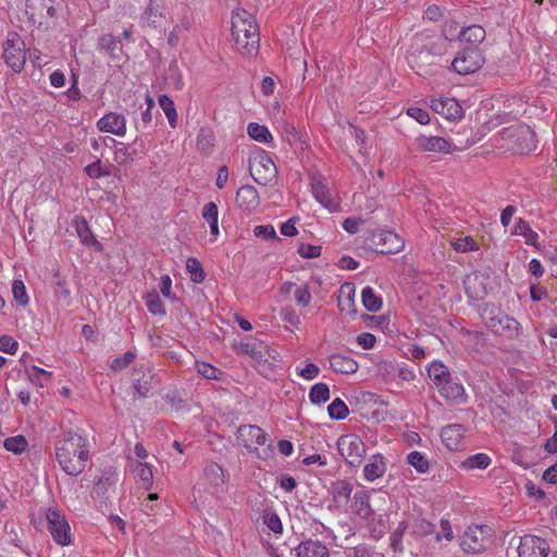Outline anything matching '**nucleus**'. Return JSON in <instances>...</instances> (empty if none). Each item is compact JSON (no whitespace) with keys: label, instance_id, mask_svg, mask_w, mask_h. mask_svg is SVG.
Wrapping results in <instances>:
<instances>
[{"label":"nucleus","instance_id":"58","mask_svg":"<svg viewBox=\"0 0 557 557\" xmlns=\"http://www.w3.org/2000/svg\"><path fill=\"white\" fill-rule=\"evenodd\" d=\"M453 248L457 252H469L479 250V245L474 242L471 236H466L461 238H456L451 242Z\"/></svg>","mask_w":557,"mask_h":557},{"label":"nucleus","instance_id":"13","mask_svg":"<svg viewBox=\"0 0 557 557\" xmlns=\"http://www.w3.org/2000/svg\"><path fill=\"white\" fill-rule=\"evenodd\" d=\"M46 519L53 541L61 546L70 545L72 543L71 529L65 516L58 509H49Z\"/></svg>","mask_w":557,"mask_h":557},{"label":"nucleus","instance_id":"52","mask_svg":"<svg viewBox=\"0 0 557 557\" xmlns=\"http://www.w3.org/2000/svg\"><path fill=\"white\" fill-rule=\"evenodd\" d=\"M197 371L201 376H203L207 380L222 381L225 376L224 371L208 362L197 363Z\"/></svg>","mask_w":557,"mask_h":557},{"label":"nucleus","instance_id":"1","mask_svg":"<svg viewBox=\"0 0 557 557\" xmlns=\"http://www.w3.org/2000/svg\"><path fill=\"white\" fill-rule=\"evenodd\" d=\"M54 450L60 468L71 476L83 473L90 459L88 440L72 429L62 431L57 436Z\"/></svg>","mask_w":557,"mask_h":557},{"label":"nucleus","instance_id":"27","mask_svg":"<svg viewBox=\"0 0 557 557\" xmlns=\"http://www.w3.org/2000/svg\"><path fill=\"white\" fill-rule=\"evenodd\" d=\"M295 552L297 557H330L329 548L319 540L301 541Z\"/></svg>","mask_w":557,"mask_h":557},{"label":"nucleus","instance_id":"42","mask_svg":"<svg viewBox=\"0 0 557 557\" xmlns=\"http://www.w3.org/2000/svg\"><path fill=\"white\" fill-rule=\"evenodd\" d=\"M164 78L176 90H182L183 89V86H184L183 75H182V72H181V70L178 67V63H177L176 59H173L170 62L169 67L165 71Z\"/></svg>","mask_w":557,"mask_h":557},{"label":"nucleus","instance_id":"38","mask_svg":"<svg viewBox=\"0 0 557 557\" xmlns=\"http://www.w3.org/2000/svg\"><path fill=\"white\" fill-rule=\"evenodd\" d=\"M367 520V529L369 531L370 539L373 541L381 540L385 533H386V521L384 520L383 516H371Z\"/></svg>","mask_w":557,"mask_h":557},{"label":"nucleus","instance_id":"12","mask_svg":"<svg viewBox=\"0 0 557 557\" xmlns=\"http://www.w3.org/2000/svg\"><path fill=\"white\" fill-rule=\"evenodd\" d=\"M25 12L33 25L46 28L57 16L54 0H26Z\"/></svg>","mask_w":557,"mask_h":557},{"label":"nucleus","instance_id":"19","mask_svg":"<svg viewBox=\"0 0 557 557\" xmlns=\"http://www.w3.org/2000/svg\"><path fill=\"white\" fill-rule=\"evenodd\" d=\"M414 40L433 58L444 55L448 50V39L445 36L418 34Z\"/></svg>","mask_w":557,"mask_h":557},{"label":"nucleus","instance_id":"40","mask_svg":"<svg viewBox=\"0 0 557 557\" xmlns=\"http://www.w3.org/2000/svg\"><path fill=\"white\" fill-rule=\"evenodd\" d=\"M492 462V459L488 455L483 453H478L469 456L461 462V468L466 470H474V469H486Z\"/></svg>","mask_w":557,"mask_h":557},{"label":"nucleus","instance_id":"49","mask_svg":"<svg viewBox=\"0 0 557 557\" xmlns=\"http://www.w3.org/2000/svg\"><path fill=\"white\" fill-rule=\"evenodd\" d=\"M408 529V522L407 521H400L397 525V528L391 533L389 536V546L393 549L394 553H403L404 546H403V537Z\"/></svg>","mask_w":557,"mask_h":557},{"label":"nucleus","instance_id":"33","mask_svg":"<svg viewBox=\"0 0 557 557\" xmlns=\"http://www.w3.org/2000/svg\"><path fill=\"white\" fill-rule=\"evenodd\" d=\"M385 470L386 466L384 457L381 454H376L372 456L369 462L364 466V479L369 482H373L374 480L383 476Z\"/></svg>","mask_w":557,"mask_h":557},{"label":"nucleus","instance_id":"47","mask_svg":"<svg viewBox=\"0 0 557 557\" xmlns=\"http://www.w3.org/2000/svg\"><path fill=\"white\" fill-rule=\"evenodd\" d=\"M26 374L33 384L40 387H44L52 377V372L46 371L37 366H32L26 369Z\"/></svg>","mask_w":557,"mask_h":557},{"label":"nucleus","instance_id":"16","mask_svg":"<svg viewBox=\"0 0 557 557\" xmlns=\"http://www.w3.org/2000/svg\"><path fill=\"white\" fill-rule=\"evenodd\" d=\"M437 391L442 397L453 404L465 405L468 403V394L457 376L450 375L445 383L437 387Z\"/></svg>","mask_w":557,"mask_h":557},{"label":"nucleus","instance_id":"8","mask_svg":"<svg viewBox=\"0 0 557 557\" xmlns=\"http://www.w3.org/2000/svg\"><path fill=\"white\" fill-rule=\"evenodd\" d=\"M236 437L250 454L256 455L260 459H265L273 453L272 444H269L268 447L262 450L263 455L259 451L258 446H262L267 443L268 434L256 424L239 425L236 431Z\"/></svg>","mask_w":557,"mask_h":557},{"label":"nucleus","instance_id":"23","mask_svg":"<svg viewBox=\"0 0 557 557\" xmlns=\"http://www.w3.org/2000/svg\"><path fill=\"white\" fill-rule=\"evenodd\" d=\"M467 428L463 424L453 423L448 424L441 430V438L443 444L449 450H459L463 443L465 433Z\"/></svg>","mask_w":557,"mask_h":557},{"label":"nucleus","instance_id":"53","mask_svg":"<svg viewBox=\"0 0 557 557\" xmlns=\"http://www.w3.org/2000/svg\"><path fill=\"white\" fill-rule=\"evenodd\" d=\"M186 269L190 274V280L194 283H202L206 278V273L198 259L189 257L186 261Z\"/></svg>","mask_w":557,"mask_h":557},{"label":"nucleus","instance_id":"29","mask_svg":"<svg viewBox=\"0 0 557 557\" xmlns=\"http://www.w3.org/2000/svg\"><path fill=\"white\" fill-rule=\"evenodd\" d=\"M330 368L341 374H354L358 371V362L349 356L333 354L329 358Z\"/></svg>","mask_w":557,"mask_h":557},{"label":"nucleus","instance_id":"28","mask_svg":"<svg viewBox=\"0 0 557 557\" xmlns=\"http://www.w3.org/2000/svg\"><path fill=\"white\" fill-rule=\"evenodd\" d=\"M337 307L342 313L355 315L357 313L355 305V285L344 283L338 293Z\"/></svg>","mask_w":557,"mask_h":557},{"label":"nucleus","instance_id":"2","mask_svg":"<svg viewBox=\"0 0 557 557\" xmlns=\"http://www.w3.org/2000/svg\"><path fill=\"white\" fill-rule=\"evenodd\" d=\"M232 36L242 54L252 57L259 52V26L253 15L245 9H237L233 12Z\"/></svg>","mask_w":557,"mask_h":557},{"label":"nucleus","instance_id":"9","mask_svg":"<svg viewBox=\"0 0 557 557\" xmlns=\"http://www.w3.org/2000/svg\"><path fill=\"white\" fill-rule=\"evenodd\" d=\"M5 64L15 73H21L26 63L25 42L16 32H9L3 45Z\"/></svg>","mask_w":557,"mask_h":557},{"label":"nucleus","instance_id":"51","mask_svg":"<svg viewBox=\"0 0 557 557\" xmlns=\"http://www.w3.org/2000/svg\"><path fill=\"white\" fill-rule=\"evenodd\" d=\"M327 412L333 420H344L349 414L348 406L341 398H335L329 406Z\"/></svg>","mask_w":557,"mask_h":557},{"label":"nucleus","instance_id":"36","mask_svg":"<svg viewBox=\"0 0 557 557\" xmlns=\"http://www.w3.org/2000/svg\"><path fill=\"white\" fill-rule=\"evenodd\" d=\"M428 373L436 388L451 375L449 369L441 361H433L428 368Z\"/></svg>","mask_w":557,"mask_h":557},{"label":"nucleus","instance_id":"35","mask_svg":"<svg viewBox=\"0 0 557 557\" xmlns=\"http://www.w3.org/2000/svg\"><path fill=\"white\" fill-rule=\"evenodd\" d=\"M54 286V295L59 299H63L67 305L71 302V289L65 275H62L59 270L53 271L52 277Z\"/></svg>","mask_w":557,"mask_h":557},{"label":"nucleus","instance_id":"30","mask_svg":"<svg viewBox=\"0 0 557 557\" xmlns=\"http://www.w3.org/2000/svg\"><path fill=\"white\" fill-rule=\"evenodd\" d=\"M486 37L485 29L478 24L465 26L458 34V40L468 44L467 47H479Z\"/></svg>","mask_w":557,"mask_h":557},{"label":"nucleus","instance_id":"4","mask_svg":"<svg viewBox=\"0 0 557 557\" xmlns=\"http://www.w3.org/2000/svg\"><path fill=\"white\" fill-rule=\"evenodd\" d=\"M480 314L485 321L486 327L495 335L513 339L521 334L522 327L517 320L499 310L490 308L488 304L483 305Z\"/></svg>","mask_w":557,"mask_h":557},{"label":"nucleus","instance_id":"10","mask_svg":"<svg viewBox=\"0 0 557 557\" xmlns=\"http://www.w3.org/2000/svg\"><path fill=\"white\" fill-rule=\"evenodd\" d=\"M485 63L480 47H463L450 63V69L460 74L467 75L476 72Z\"/></svg>","mask_w":557,"mask_h":557},{"label":"nucleus","instance_id":"7","mask_svg":"<svg viewBox=\"0 0 557 557\" xmlns=\"http://www.w3.org/2000/svg\"><path fill=\"white\" fill-rule=\"evenodd\" d=\"M364 246L381 255H394L403 250L404 239L389 230H374L364 238Z\"/></svg>","mask_w":557,"mask_h":557},{"label":"nucleus","instance_id":"34","mask_svg":"<svg viewBox=\"0 0 557 557\" xmlns=\"http://www.w3.org/2000/svg\"><path fill=\"white\" fill-rule=\"evenodd\" d=\"M352 492V485L346 480H338L331 485L333 502L338 505L347 504Z\"/></svg>","mask_w":557,"mask_h":557},{"label":"nucleus","instance_id":"61","mask_svg":"<svg viewBox=\"0 0 557 557\" xmlns=\"http://www.w3.org/2000/svg\"><path fill=\"white\" fill-rule=\"evenodd\" d=\"M263 523L274 533L281 534L283 532L282 521L276 512H267L263 516Z\"/></svg>","mask_w":557,"mask_h":557},{"label":"nucleus","instance_id":"21","mask_svg":"<svg viewBox=\"0 0 557 557\" xmlns=\"http://www.w3.org/2000/svg\"><path fill=\"white\" fill-rule=\"evenodd\" d=\"M97 128L103 133L124 136L126 133V120L121 113L109 112L97 121Z\"/></svg>","mask_w":557,"mask_h":557},{"label":"nucleus","instance_id":"31","mask_svg":"<svg viewBox=\"0 0 557 557\" xmlns=\"http://www.w3.org/2000/svg\"><path fill=\"white\" fill-rule=\"evenodd\" d=\"M351 508L354 512L361 519H369L374 515V510L370 506V496L364 491H358L355 493Z\"/></svg>","mask_w":557,"mask_h":557},{"label":"nucleus","instance_id":"37","mask_svg":"<svg viewBox=\"0 0 557 557\" xmlns=\"http://www.w3.org/2000/svg\"><path fill=\"white\" fill-rule=\"evenodd\" d=\"M215 136L211 128L201 127L197 135V149L208 156L214 147Z\"/></svg>","mask_w":557,"mask_h":557},{"label":"nucleus","instance_id":"44","mask_svg":"<svg viewBox=\"0 0 557 557\" xmlns=\"http://www.w3.org/2000/svg\"><path fill=\"white\" fill-rule=\"evenodd\" d=\"M247 132L250 138L259 143L267 144L272 141L273 139L269 128L265 125H261L256 122H251L248 124Z\"/></svg>","mask_w":557,"mask_h":557},{"label":"nucleus","instance_id":"32","mask_svg":"<svg viewBox=\"0 0 557 557\" xmlns=\"http://www.w3.org/2000/svg\"><path fill=\"white\" fill-rule=\"evenodd\" d=\"M413 51L411 52L409 57V63L412 69L416 70L418 74H420L421 71H424L425 73L426 67L432 64V58L420 45H417V41L414 40L413 45Z\"/></svg>","mask_w":557,"mask_h":557},{"label":"nucleus","instance_id":"41","mask_svg":"<svg viewBox=\"0 0 557 557\" xmlns=\"http://www.w3.org/2000/svg\"><path fill=\"white\" fill-rule=\"evenodd\" d=\"M515 234L523 236L525 244L537 247L539 235L533 231L528 221L519 219L515 225Z\"/></svg>","mask_w":557,"mask_h":557},{"label":"nucleus","instance_id":"48","mask_svg":"<svg viewBox=\"0 0 557 557\" xmlns=\"http://www.w3.org/2000/svg\"><path fill=\"white\" fill-rule=\"evenodd\" d=\"M309 399L314 405H321L330 399V388L326 383H317L309 391Z\"/></svg>","mask_w":557,"mask_h":557},{"label":"nucleus","instance_id":"18","mask_svg":"<svg viewBox=\"0 0 557 557\" xmlns=\"http://www.w3.org/2000/svg\"><path fill=\"white\" fill-rule=\"evenodd\" d=\"M431 109L447 120L457 121L463 117V109L454 98H432L430 101Z\"/></svg>","mask_w":557,"mask_h":557},{"label":"nucleus","instance_id":"43","mask_svg":"<svg viewBox=\"0 0 557 557\" xmlns=\"http://www.w3.org/2000/svg\"><path fill=\"white\" fill-rule=\"evenodd\" d=\"M160 108L163 110L169 124L172 128L177 126V112L174 101L166 95L159 96L158 99Z\"/></svg>","mask_w":557,"mask_h":557},{"label":"nucleus","instance_id":"55","mask_svg":"<svg viewBox=\"0 0 557 557\" xmlns=\"http://www.w3.org/2000/svg\"><path fill=\"white\" fill-rule=\"evenodd\" d=\"M136 476L144 488L149 490L151 487L153 473L151 466L147 462H137Z\"/></svg>","mask_w":557,"mask_h":557},{"label":"nucleus","instance_id":"26","mask_svg":"<svg viewBox=\"0 0 557 557\" xmlns=\"http://www.w3.org/2000/svg\"><path fill=\"white\" fill-rule=\"evenodd\" d=\"M416 140L418 147L424 151L449 153L453 150L451 143L444 137L420 135Z\"/></svg>","mask_w":557,"mask_h":557},{"label":"nucleus","instance_id":"62","mask_svg":"<svg viewBox=\"0 0 557 557\" xmlns=\"http://www.w3.org/2000/svg\"><path fill=\"white\" fill-rule=\"evenodd\" d=\"M253 352L250 354V357L258 362L267 361L265 356H270V347L265 345L262 341L255 338Z\"/></svg>","mask_w":557,"mask_h":557},{"label":"nucleus","instance_id":"56","mask_svg":"<svg viewBox=\"0 0 557 557\" xmlns=\"http://www.w3.org/2000/svg\"><path fill=\"white\" fill-rule=\"evenodd\" d=\"M407 461L419 473H426L430 469V463L428 459L420 451L414 450L409 453L407 456Z\"/></svg>","mask_w":557,"mask_h":557},{"label":"nucleus","instance_id":"3","mask_svg":"<svg viewBox=\"0 0 557 557\" xmlns=\"http://www.w3.org/2000/svg\"><path fill=\"white\" fill-rule=\"evenodd\" d=\"M500 147L518 154H525L536 148L535 132L527 124L518 123L504 127L499 133Z\"/></svg>","mask_w":557,"mask_h":557},{"label":"nucleus","instance_id":"39","mask_svg":"<svg viewBox=\"0 0 557 557\" xmlns=\"http://www.w3.org/2000/svg\"><path fill=\"white\" fill-rule=\"evenodd\" d=\"M362 304L370 312H377L382 309L383 300L374 293L371 286H366L361 293Z\"/></svg>","mask_w":557,"mask_h":557},{"label":"nucleus","instance_id":"60","mask_svg":"<svg viewBox=\"0 0 557 557\" xmlns=\"http://www.w3.org/2000/svg\"><path fill=\"white\" fill-rule=\"evenodd\" d=\"M102 166L103 165H102L101 160L97 159L94 162H91L90 164L86 165L84 171L87 176H89L90 178H95V180L110 176L111 172H102Z\"/></svg>","mask_w":557,"mask_h":557},{"label":"nucleus","instance_id":"57","mask_svg":"<svg viewBox=\"0 0 557 557\" xmlns=\"http://www.w3.org/2000/svg\"><path fill=\"white\" fill-rule=\"evenodd\" d=\"M4 448L13 454H22L27 448V441L23 435L11 436L4 440Z\"/></svg>","mask_w":557,"mask_h":557},{"label":"nucleus","instance_id":"17","mask_svg":"<svg viewBox=\"0 0 557 557\" xmlns=\"http://www.w3.org/2000/svg\"><path fill=\"white\" fill-rule=\"evenodd\" d=\"M484 527H470L460 541L461 549L467 554H480L485 550L486 540L483 535Z\"/></svg>","mask_w":557,"mask_h":557},{"label":"nucleus","instance_id":"54","mask_svg":"<svg viewBox=\"0 0 557 557\" xmlns=\"http://www.w3.org/2000/svg\"><path fill=\"white\" fill-rule=\"evenodd\" d=\"M136 359V352L128 350L125 354L115 357L109 364L110 369L114 372H121L129 367Z\"/></svg>","mask_w":557,"mask_h":557},{"label":"nucleus","instance_id":"24","mask_svg":"<svg viewBox=\"0 0 557 557\" xmlns=\"http://www.w3.org/2000/svg\"><path fill=\"white\" fill-rule=\"evenodd\" d=\"M311 190L313 197L319 201L324 208L329 210H335L337 205L334 202L332 194L329 187L324 184L322 178L319 175H311Z\"/></svg>","mask_w":557,"mask_h":557},{"label":"nucleus","instance_id":"20","mask_svg":"<svg viewBox=\"0 0 557 557\" xmlns=\"http://www.w3.org/2000/svg\"><path fill=\"white\" fill-rule=\"evenodd\" d=\"M72 224L75 227L77 236L84 246H86L97 252H102L103 245L94 235L86 218H84L82 215H76L73 219Z\"/></svg>","mask_w":557,"mask_h":557},{"label":"nucleus","instance_id":"50","mask_svg":"<svg viewBox=\"0 0 557 557\" xmlns=\"http://www.w3.org/2000/svg\"><path fill=\"white\" fill-rule=\"evenodd\" d=\"M435 532V525L424 518H417L411 525L414 537H424Z\"/></svg>","mask_w":557,"mask_h":557},{"label":"nucleus","instance_id":"63","mask_svg":"<svg viewBox=\"0 0 557 557\" xmlns=\"http://www.w3.org/2000/svg\"><path fill=\"white\" fill-rule=\"evenodd\" d=\"M322 247L310 244H300L297 252L306 259L318 258L321 256Z\"/></svg>","mask_w":557,"mask_h":557},{"label":"nucleus","instance_id":"45","mask_svg":"<svg viewBox=\"0 0 557 557\" xmlns=\"http://www.w3.org/2000/svg\"><path fill=\"white\" fill-rule=\"evenodd\" d=\"M148 311L153 315L166 314L165 306L156 290L147 293L144 297Z\"/></svg>","mask_w":557,"mask_h":557},{"label":"nucleus","instance_id":"64","mask_svg":"<svg viewBox=\"0 0 557 557\" xmlns=\"http://www.w3.org/2000/svg\"><path fill=\"white\" fill-rule=\"evenodd\" d=\"M201 215L206 222L212 223L219 221V209L218 206L210 201L207 202L201 210Z\"/></svg>","mask_w":557,"mask_h":557},{"label":"nucleus","instance_id":"22","mask_svg":"<svg viewBox=\"0 0 557 557\" xmlns=\"http://www.w3.org/2000/svg\"><path fill=\"white\" fill-rule=\"evenodd\" d=\"M156 384V377L152 371L148 368H139L134 372V379L132 386L135 392V396L138 398H146L150 389Z\"/></svg>","mask_w":557,"mask_h":557},{"label":"nucleus","instance_id":"15","mask_svg":"<svg viewBox=\"0 0 557 557\" xmlns=\"http://www.w3.org/2000/svg\"><path fill=\"white\" fill-rule=\"evenodd\" d=\"M549 552V545L543 537L525 534L520 539L518 546L519 557H546Z\"/></svg>","mask_w":557,"mask_h":557},{"label":"nucleus","instance_id":"5","mask_svg":"<svg viewBox=\"0 0 557 557\" xmlns=\"http://www.w3.org/2000/svg\"><path fill=\"white\" fill-rule=\"evenodd\" d=\"M123 41L134 42V25L129 24L123 28V32L115 36L112 33L102 34L97 39V50L100 54L108 57L114 62L127 60L128 55L124 51Z\"/></svg>","mask_w":557,"mask_h":557},{"label":"nucleus","instance_id":"6","mask_svg":"<svg viewBox=\"0 0 557 557\" xmlns=\"http://www.w3.org/2000/svg\"><path fill=\"white\" fill-rule=\"evenodd\" d=\"M117 473L112 469L103 470L95 482L91 491V498L101 510H109L116 498Z\"/></svg>","mask_w":557,"mask_h":557},{"label":"nucleus","instance_id":"59","mask_svg":"<svg viewBox=\"0 0 557 557\" xmlns=\"http://www.w3.org/2000/svg\"><path fill=\"white\" fill-rule=\"evenodd\" d=\"M12 294L13 298L21 306H26L28 304V296L26 293V287L23 281L14 280L12 284Z\"/></svg>","mask_w":557,"mask_h":557},{"label":"nucleus","instance_id":"46","mask_svg":"<svg viewBox=\"0 0 557 557\" xmlns=\"http://www.w3.org/2000/svg\"><path fill=\"white\" fill-rule=\"evenodd\" d=\"M207 481L214 485L220 486L224 483V470L216 462H209L203 470Z\"/></svg>","mask_w":557,"mask_h":557},{"label":"nucleus","instance_id":"14","mask_svg":"<svg viewBox=\"0 0 557 557\" xmlns=\"http://www.w3.org/2000/svg\"><path fill=\"white\" fill-rule=\"evenodd\" d=\"M249 172L259 185H265L276 173V166L264 150L249 159Z\"/></svg>","mask_w":557,"mask_h":557},{"label":"nucleus","instance_id":"11","mask_svg":"<svg viewBox=\"0 0 557 557\" xmlns=\"http://www.w3.org/2000/svg\"><path fill=\"white\" fill-rule=\"evenodd\" d=\"M337 449L346 463L352 468L361 465L366 455V445L357 434L341 435L337 440Z\"/></svg>","mask_w":557,"mask_h":557},{"label":"nucleus","instance_id":"25","mask_svg":"<svg viewBox=\"0 0 557 557\" xmlns=\"http://www.w3.org/2000/svg\"><path fill=\"white\" fill-rule=\"evenodd\" d=\"M260 198L258 190L251 185L242 186L236 194V205L246 212H252L258 208Z\"/></svg>","mask_w":557,"mask_h":557}]
</instances>
